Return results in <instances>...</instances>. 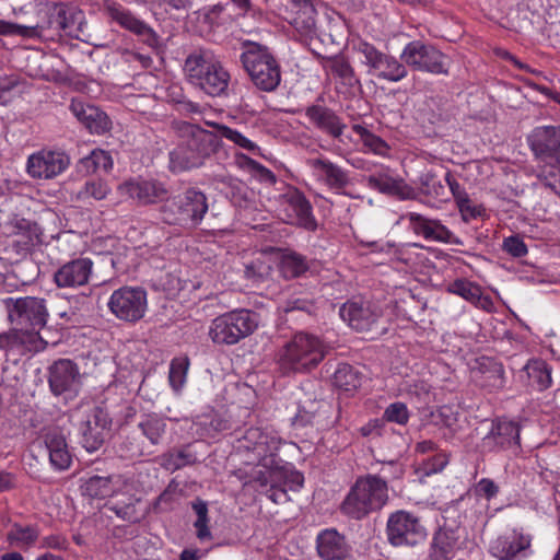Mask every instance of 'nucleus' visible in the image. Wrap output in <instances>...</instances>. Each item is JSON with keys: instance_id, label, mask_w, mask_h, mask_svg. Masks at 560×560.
<instances>
[{"instance_id": "1", "label": "nucleus", "mask_w": 560, "mask_h": 560, "mask_svg": "<svg viewBox=\"0 0 560 560\" xmlns=\"http://www.w3.org/2000/svg\"><path fill=\"white\" fill-rule=\"evenodd\" d=\"M178 143L170 152L168 167L173 173H182L203 165L217 153L221 141L217 133L198 125L179 121L175 125Z\"/></svg>"}, {"instance_id": "2", "label": "nucleus", "mask_w": 560, "mask_h": 560, "mask_svg": "<svg viewBox=\"0 0 560 560\" xmlns=\"http://www.w3.org/2000/svg\"><path fill=\"white\" fill-rule=\"evenodd\" d=\"M8 319L27 342V351L38 352L47 341L40 336L49 316L46 301L36 296L9 298L4 300Z\"/></svg>"}, {"instance_id": "3", "label": "nucleus", "mask_w": 560, "mask_h": 560, "mask_svg": "<svg viewBox=\"0 0 560 560\" xmlns=\"http://www.w3.org/2000/svg\"><path fill=\"white\" fill-rule=\"evenodd\" d=\"M83 12L71 3H55L47 11V21L43 24L22 25L0 20V35L34 38L45 30L73 35L81 30Z\"/></svg>"}, {"instance_id": "4", "label": "nucleus", "mask_w": 560, "mask_h": 560, "mask_svg": "<svg viewBox=\"0 0 560 560\" xmlns=\"http://www.w3.org/2000/svg\"><path fill=\"white\" fill-rule=\"evenodd\" d=\"M387 481L378 475L359 477L340 505V511L354 520H362L382 510L388 502Z\"/></svg>"}, {"instance_id": "5", "label": "nucleus", "mask_w": 560, "mask_h": 560, "mask_svg": "<svg viewBox=\"0 0 560 560\" xmlns=\"http://www.w3.org/2000/svg\"><path fill=\"white\" fill-rule=\"evenodd\" d=\"M328 352V345L318 336L300 331L280 349L279 364L285 372H308L318 366Z\"/></svg>"}, {"instance_id": "6", "label": "nucleus", "mask_w": 560, "mask_h": 560, "mask_svg": "<svg viewBox=\"0 0 560 560\" xmlns=\"http://www.w3.org/2000/svg\"><path fill=\"white\" fill-rule=\"evenodd\" d=\"M188 81L210 96H221L225 93L230 82V73L208 51L190 54L184 65Z\"/></svg>"}, {"instance_id": "7", "label": "nucleus", "mask_w": 560, "mask_h": 560, "mask_svg": "<svg viewBox=\"0 0 560 560\" xmlns=\"http://www.w3.org/2000/svg\"><path fill=\"white\" fill-rule=\"evenodd\" d=\"M240 61L259 90L271 92L280 84V66L267 46L250 40L245 42Z\"/></svg>"}, {"instance_id": "8", "label": "nucleus", "mask_w": 560, "mask_h": 560, "mask_svg": "<svg viewBox=\"0 0 560 560\" xmlns=\"http://www.w3.org/2000/svg\"><path fill=\"white\" fill-rule=\"evenodd\" d=\"M208 208L207 196L196 188H188L167 198L161 207V214L167 224L195 228L200 224Z\"/></svg>"}, {"instance_id": "9", "label": "nucleus", "mask_w": 560, "mask_h": 560, "mask_svg": "<svg viewBox=\"0 0 560 560\" xmlns=\"http://www.w3.org/2000/svg\"><path fill=\"white\" fill-rule=\"evenodd\" d=\"M257 327V313L245 308L234 310L212 320L209 336L217 345L232 346L250 336Z\"/></svg>"}, {"instance_id": "10", "label": "nucleus", "mask_w": 560, "mask_h": 560, "mask_svg": "<svg viewBox=\"0 0 560 560\" xmlns=\"http://www.w3.org/2000/svg\"><path fill=\"white\" fill-rule=\"evenodd\" d=\"M107 307L118 320L136 324L148 311V293L142 287H121L112 293Z\"/></svg>"}, {"instance_id": "11", "label": "nucleus", "mask_w": 560, "mask_h": 560, "mask_svg": "<svg viewBox=\"0 0 560 560\" xmlns=\"http://www.w3.org/2000/svg\"><path fill=\"white\" fill-rule=\"evenodd\" d=\"M400 59L418 71L433 74H448L450 60L442 51L433 45L424 44L421 40L408 43L400 55Z\"/></svg>"}, {"instance_id": "12", "label": "nucleus", "mask_w": 560, "mask_h": 560, "mask_svg": "<svg viewBox=\"0 0 560 560\" xmlns=\"http://www.w3.org/2000/svg\"><path fill=\"white\" fill-rule=\"evenodd\" d=\"M358 51L364 57V63L369 67V73L388 82H398L408 74L406 63L394 56L378 50L368 42H360Z\"/></svg>"}, {"instance_id": "13", "label": "nucleus", "mask_w": 560, "mask_h": 560, "mask_svg": "<svg viewBox=\"0 0 560 560\" xmlns=\"http://www.w3.org/2000/svg\"><path fill=\"white\" fill-rule=\"evenodd\" d=\"M387 537L396 547L416 546L424 540L425 529L413 514L397 511L387 521Z\"/></svg>"}, {"instance_id": "14", "label": "nucleus", "mask_w": 560, "mask_h": 560, "mask_svg": "<svg viewBox=\"0 0 560 560\" xmlns=\"http://www.w3.org/2000/svg\"><path fill=\"white\" fill-rule=\"evenodd\" d=\"M112 420L108 413L101 407H90L80 423L82 446L90 453L97 451L103 445Z\"/></svg>"}, {"instance_id": "15", "label": "nucleus", "mask_w": 560, "mask_h": 560, "mask_svg": "<svg viewBox=\"0 0 560 560\" xmlns=\"http://www.w3.org/2000/svg\"><path fill=\"white\" fill-rule=\"evenodd\" d=\"M527 141L536 159L560 167V126L536 127Z\"/></svg>"}, {"instance_id": "16", "label": "nucleus", "mask_w": 560, "mask_h": 560, "mask_svg": "<svg viewBox=\"0 0 560 560\" xmlns=\"http://www.w3.org/2000/svg\"><path fill=\"white\" fill-rule=\"evenodd\" d=\"M70 164L69 156L61 151L40 150L27 159V174L35 179H51L60 175Z\"/></svg>"}, {"instance_id": "17", "label": "nucleus", "mask_w": 560, "mask_h": 560, "mask_svg": "<svg viewBox=\"0 0 560 560\" xmlns=\"http://www.w3.org/2000/svg\"><path fill=\"white\" fill-rule=\"evenodd\" d=\"M104 10L112 21L141 37L148 46H158L159 37L156 33L148 24L135 16L131 11L116 2H107Z\"/></svg>"}, {"instance_id": "18", "label": "nucleus", "mask_w": 560, "mask_h": 560, "mask_svg": "<svg viewBox=\"0 0 560 560\" xmlns=\"http://www.w3.org/2000/svg\"><path fill=\"white\" fill-rule=\"evenodd\" d=\"M532 537L516 529L497 537L490 545V553L498 560H521L528 556Z\"/></svg>"}, {"instance_id": "19", "label": "nucleus", "mask_w": 560, "mask_h": 560, "mask_svg": "<svg viewBox=\"0 0 560 560\" xmlns=\"http://www.w3.org/2000/svg\"><path fill=\"white\" fill-rule=\"evenodd\" d=\"M48 384L55 396L75 393L80 385L78 365L69 359L55 361L48 370Z\"/></svg>"}, {"instance_id": "20", "label": "nucleus", "mask_w": 560, "mask_h": 560, "mask_svg": "<svg viewBox=\"0 0 560 560\" xmlns=\"http://www.w3.org/2000/svg\"><path fill=\"white\" fill-rule=\"evenodd\" d=\"M121 195L136 200L139 205L148 206L166 201L168 190L166 186L155 179L128 180L118 187Z\"/></svg>"}, {"instance_id": "21", "label": "nucleus", "mask_w": 560, "mask_h": 560, "mask_svg": "<svg viewBox=\"0 0 560 560\" xmlns=\"http://www.w3.org/2000/svg\"><path fill=\"white\" fill-rule=\"evenodd\" d=\"M278 447V439L260 428H249L237 439V450L253 453V459L257 460H266L269 455L275 454Z\"/></svg>"}, {"instance_id": "22", "label": "nucleus", "mask_w": 560, "mask_h": 560, "mask_svg": "<svg viewBox=\"0 0 560 560\" xmlns=\"http://www.w3.org/2000/svg\"><path fill=\"white\" fill-rule=\"evenodd\" d=\"M341 318L358 331H370L376 326L381 311L370 303L348 301L339 311Z\"/></svg>"}, {"instance_id": "23", "label": "nucleus", "mask_w": 560, "mask_h": 560, "mask_svg": "<svg viewBox=\"0 0 560 560\" xmlns=\"http://www.w3.org/2000/svg\"><path fill=\"white\" fill-rule=\"evenodd\" d=\"M259 469L253 475V479L260 487H270L279 482H285L290 477L295 482V488L290 487V490L298 491L303 486V476L296 471H289L276 463L273 455H269L266 460H258Z\"/></svg>"}, {"instance_id": "24", "label": "nucleus", "mask_w": 560, "mask_h": 560, "mask_svg": "<svg viewBox=\"0 0 560 560\" xmlns=\"http://www.w3.org/2000/svg\"><path fill=\"white\" fill-rule=\"evenodd\" d=\"M406 218L413 232L425 240L446 244H460V241L439 220L425 218L417 212H409Z\"/></svg>"}, {"instance_id": "25", "label": "nucleus", "mask_w": 560, "mask_h": 560, "mask_svg": "<svg viewBox=\"0 0 560 560\" xmlns=\"http://www.w3.org/2000/svg\"><path fill=\"white\" fill-rule=\"evenodd\" d=\"M317 179L328 188L340 192L350 184L348 171L325 158H315L307 161Z\"/></svg>"}, {"instance_id": "26", "label": "nucleus", "mask_w": 560, "mask_h": 560, "mask_svg": "<svg viewBox=\"0 0 560 560\" xmlns=\"http://www.w3.org/2000/svg\"><path fill=\"white\" fill-rule=\"evenodd\" d=\"M93 262L89 258H78L65 264L54 276L59 288L81 287L89 282Z\"/></svg>"}, {"instance_id": "27", "label": "nucleus", "mask_w": 560, "mask_h": 560, "mask_svg": "<svg viewBox=\"0 0 560 560\" xmlns=\"http://www.w3.org/2000/svg\"><path fill=\"white\" fill-rule=\"evenodd\" d=\"M308 120L320 131L334 139H340L346 129L342 119L329 107L312 105L305 109Z\"/></svg>"}, {"instance_id": "28", "label": "nucleus", "mask_w": 560, "mask_h": 560, "mask_svg": "<svg viewBox=\"0 0 560 560\" xmlns=\"http://www.w3.org/2000/svg\"><path fill=\"white\" fill-rule=\"evenodd\" d=\"M446 291L460 296L482 311L492 312L494 307L491 296L483 294L479 284L467 279H456L447 285Z\"/></svg>"}, {"instance_id": "29", "label": "nucleus", "mask_w": 560, "mask_h": 560, "mask_svg": "<svg viewBox=\"0 0 560 560\" xmlns=\"http://www.w3.org/2000/svg\"><path fill=\"white\" fill-rule=\"evenodd\" d=\"M44 443L48 452L49 463L56 470H66L70 467L72 457L65 435L58 430H48L44 434Z\"/></svg>"}, {"instance_id": "30", "label": "nucleus", "mask_w": 560, "mask_h": 560, "mask_svg": "<svg viewBox=\"0 0 560 560\" xmlns=\"http://www.w3.org/2000/svg\"><path fill=\"white\" fill-rule=\"evenodd\" d=\"M475 373L477 383L489 392H497L505 386L504 366L491 358H481Z\"/></svg>"}, {"instance_id": "31", "label": "nucleus", "mask_w": 560, "mask_h": 560, "mask_svg": "<svg viewBox=\"0 0 560 560\" xmlns=\"http://www.w3.org/2000/svg\"><path fill=\"white\" fill-rule=\"evenodd\" d=\"M317 552L324 560H342L349 555L345 536L336 529H325L317 536Z\"/></svg>"}, {"instance_id": "32", "label": "nucleus", "mask_w": 560, "mask_h": 560, "mask_svg": "<svg viewBox=\"0 0 560 560\" xmlns=\"http://www.w3.org/2000/svg\"><path fill=\"white\" fill-rule=\"evenodd\" d=\"M458 528L448 526L441 527L433 536L430 551L431 560H451L459 541Z\"/></svg>"}, {"instance_id": "33", "label": "nucleus", "mask_w": 560, "mask_h": 560, "mask_svg": "<svg viewBox=\"0 0 560 560\" xmlns=\"http://www.w3.org/2000/svg\"><path fill=\"white\" fill-rule=\"evenodd\" d=\"M485 443L493 445L499 450L520 447V427L512 421H499L485 438Z\"/></svg>"}, {"instance_id": "34", "label": "nucleus", "mask_w": 560, "mask_h": 560, "mask_svg": "<svg viewBox=\"0 0 560 560\" xmlns=\"http://www.w3.org/2000/svg\"><path fill=\"white\" fill-rule=\"evenodd\" d=\"M71 109L78 119L93 133H104L110 129L108 117L94 106H84L81 103H72Z\"/></svg>"}, {"instance_id": "35", "label": "nucleus", "mask_w": 560, "mask_h": 560, "mask_svg": "<svg viewBox=\"0 0 560 560\" xmlns=\"http://www.w3.org/2000/svg\"><path fill=\"white\" fill-rule=\"evenodd\" d=\"M368 186L382 194L397 196L402 199L410 198L412 188L404 179L395 178L386 174L371 175L368 177Z\"/></svg>"}, {"instance_id": "36", "label": "nucleus", "mask_w": 560, "mask_h": 560, "mask_svg": "<svg viewBox=\"0 0 560 560\" xmlns=\"http://www.w3.org/2000/svg\"><path fill=\"white\" fill-rule=\"evenodd\" d=\"M291 3L295 9L291 24L301 33L313 32L316 27L317 12L312 0H296Z\"/></svg>"}, {"instance_id": "37", "label": "nucleus", "mask_w": 560, "mask_h": 560, "mask_svg": "<svg viewBox=\"0 0 560 560\" xmlns=\"http://www.w3.org/2000/svg\"><path fill=\"white\" fill-rule=\"evenodd\" d=\"M12 232L15 236L13 244L21 249V252H28L35 245L40 243L38 228L35 223L26 220H15Z\"/></svg>"}, {"instance_id": "38", "label": "nucleus", "mask_w": 560, "mask_h": 560, "mask_svg": "<svg viewBox=\"0 0 560 560\" xmlns=\"http://www.w3.org/2000/svg\"><path fill=\"white\" fill-rule=\"evenodd\" d=\"M324 68L328 73L341 80V82L348 86H354L359 83L352 66L343 56L327 58Z\"/></svg>"}, {"instance_id": "39", "label": "nucleus", "mask_w": 560, "mask_h": 560, "mask_svg": "<svg viewBox=\"0 0 560 560\" xmlns=\"http://www.w3.org/2000/svg\"><path fill=\"white\" fill-rule=\"evenodd\" d=\"M110 188L102 179H92L77 191L73 192L72 199L78 202L92 203V201H100L107 197Z\"/></svg>"}, {"instance_id": "40", "label": "nucleus", "mask_w": 560, "mask_h": 560, "mask_svg": "<svg viewBox=\"0 0 560 560\" xmlns=\"http://www.w3.org/2000/svg\"><path fill=\"white\" fill-rule=\"evenodd\" d=\"M524 370L530 381V385L538 390H545L551 385V369L540 359L528 361Z\"/></svg>"}, {"instance_id": "41", "label": "nucleus", "mask_w": 560, "mask_h": 560, "mask_svg": "<svg viewBox=\"0 0 560 560\" xmlns=\"http://www.w3.org/2000/svg\"><path fill=\"white\" fill-rule=\"evenodd\" d=\"M82 493L91 499H105L115 492L112 477L92 476L81 487Z\"/></svg>"}, {"instance_id": "42", "label": "nucleus", "mask_w": 560, "mask_h": 560, "mask_svg": "<svg viewBox=\"0 0 560 560\" xmlns=\"http://www.w3.org/2000/svg\"><path fill=\"white\" fill-rule=\"evenodd\" d=\"M539 166L535 173L536 186L549 190L560 198V167L553 163Z\"/></svg>"}, {"instance_id": "43", "label": "nucleus", "mask_w": 560, "mask_h": 560, "mask_svg": "<svg viewBox=\"0 0 560 560\" xmlns=\"http://www.w3.org/2000/svg\"><path fill=\"white\" fill-rule=\"evenodd\" d=\"M334 385L345 392H353L361 386L362 375L348 363L339 364L334 373Z\"/></svg>"}, {"instance_id": "44", "label": "nucleus", "mask_w": 560, "mask_h": 560, "mask_svg": "<svg viewBox=\"0 0 560 560\" xmlns=\"http://www.w3.org/2000/svg\"><path fill=\"white\" fill-rule=\"evenodd\" d=\"M38 537L39 532L36 526H22L18 523L13 524L11 530L7 534L8 542L22 549L34 546Z\"/></svg>"}, {"instance_id": "45", "label": "nucleus", "mask_w": 560, "mask_h": 560, "mask_svg": "<svg viewBox=\"0 0 560 560\" xmlns=\"http://www.w3.org/2000/svg\"><path fill=\"white\" fill-rule=\"evenodd\" d=\"M280 269L284 278L293 279L308 270V262L301 254L290 252L282 256Z\"/></svg>"}, {"instance_id": "46", "label": "nucleus", "mask_w": 560, "mask_h": 560, "mask_svg": "<svg viewBox=\"0 0 560 560\" xmlns=\"http://www.w3.org/2000/svg\"><path fill=\"white\" fill-rule=\"evenodd\" d=\"M352 130L360 136L363 145L380 156H387L389 154V145L381 137L372 133L364 126L355 124L352 126Z\"/></svg>"}, {"instance_id": "47", "label": "nucleus", "mask_w": 560, "mask_h": 560, "mask_svg": "<svg viewBox=\"0 0 560 560\" xmlns=\"http://www.w3.org/2000/svg\"><path fill=\"white\" fill-rule=\"evenodd\" d=\"M420 189L427 196L441 201L447 200V190L442 180L432 172L422 173L419 177Z\"/></svg>"}, {"instance_id": "48", "label": "nucleus", "mask_w": 560, "mask_h": 560, "mask_svg": "<svg viewBox=\"0 0 560 560\" xmlns=\"http://www.w3.org/2000/svg\"><path fill=\"white\" fill-rule=\"evenodd\" d=\"M80 164L86 173H95L100 170L108 172L113 167V159L108 152L95 149L89 156L83 158Z\"/></svg>"}, {"instance_id": "49", "label": "nucleus", "mask_w": 560, "mask_h": 560, "mask_svg": "<svg viewBox=\"0 0 560 560\" xmlns=\"http://www.w3.org/2000/svg\"><path fill=\"white\" fill-rule=\"evenodd\" d=\"M191 508L197 515L194 523L196 535L200 540L211 539V532L209 529L208 504L201 499H197L191 503Z\"/></svg>"}, {"instance_id": "50", "label": "nucleus", "mask_w": 560, "mask_h": 560, "mask_svg": "<svg viewBox=\"0 0 560 560\" xmlns=\"http://www.w3.org/2000/svg\"><path fill=\"white\" fill-rule=\"evenodd\" d=\"M139 428L143 435L153 444L156 445L161 442L162 436L166 430V422L164 419L158 417H148L139 423Z\"/></svg>"}, {"instance_id": "51", "label": "nucleus", "mask_w": 560, "mask_h": 560, "mask_svg": "<svg viewBox=\"0 0 560 560\" xmlns=\"http://www.w3.org/2000/svg\"><path fill=\"white\" fill-rule=\"evenodd\" d=\"M189 368V359L187 357L184 358H175L171 362L170 366V384L175 390H179L185 382Z\"/></svg>"}, {"instance_id": "52", "label": "nucleus", "mask_w": 560, "mask_h": 560, "mask_svg": "<svg viewBox=\"0 0 560 560\" xmlns=\"http://www.w3.org/2000/svg\"><path fill=\"white\" fill-rule=\"evenodd\" d=\"M140 503V499L132 498L127 503L117 502L112 511L124 521L129 523L140 522L143 517V512L138 509V504Z\"/></svg>"}, {"instance_id": "53", "label": "nucleus", "mask_w": 560, "mask_h": 560, "mask_svg": "<svg viewBox=\"0 0 560 560\" xmlns=\"http://www.w3.org/2000/svg\"><path fill=\"white\" fill-rule=\"evenodd\" d=\"M290 219L295 220L299 225L310 231H314L317 228L316 221L312 214V206L305 197L300 203L295 205V209L291 213Z\"/></svg>"}, {"instance_id": "54", "label": "nucleus", "mask_w": 560, "mask_h": 560, "mask_svg": "<svg viewBox=\"0 0 560 560\" xmlns=\"http://www.w3.org/2000/svg\"><path fill=\"white\" fill-rule=\"evenodd\" d=\"M196 462V457L186 451H175L171 452L164 456L163 466L167 470H178L185 466L191 465Z\"/></svg>"}, {"instance_id": "55", "label": "nucleus", "mask_w": 560, "mask_h": 560, "mask_svg": "<svg viewBox=\"0 0 560 560\" xmlns=\"http://www.w3.org/2000/svg\"><path fill=\"white\" fill-rule=\"evenodd\" d=\"M217 130H218V137L221 140V138H225L235 144L240 145L241 148L247 149V150H254L255 143L252 142L249 139H247L245 136H243L237 130H234L225 125L220 124H211Z\"/></svg>"}, {"instance_id": "56", "label": "nucleus", "mask_w": 560, "mask_h": 560, "mask_svg": "<svg viewBox=\"0 0 560 560\" xmlns=\"http://www.w3.org/2000/svg\"><path fill=\"white\" fill-rule=\"evenodd\" d=\"M304 195L294 187L287 186L284 191L278 196V202L281 209L291 218V213L295 209V205L304 199Z\"/></svg>"}, {"instance_id": "57", "label": "nucleus", "mask_w": 560, "mask_h": 560, "mask_svg": "<svg viewBox=\"0 0 560 560\" xmlns=\"http://www.w3.org/2000/svg\"><path fill=\"white\" fill-rule=\"evenodd\" d=\"M456 206L460 213L462 220L465 223H469L472 220L483 218L486 215V208L480 203H475L472 200H470L469 196L466 199L460 200V202Z\"/></svg>"}, {"instance_id": "58", "label": "nucleus", "mask_w": 560, "mask_h": 560, "mask_svg": "<svg viewBox=\"0 0 560 560\" xmlns=\"http://www.w3.org/2000/svg\"><path fill=\"white\" fill-rule=\"evenodd\" d=\"M119 455L124 458H138L145 455L140 440L136 436H126L118 446Z\"/></svg>"}, {"instance_id": "59", "label": "nucleus", "mask_w": 560, "mask_h": 560, "mask_svg": "<svg viewBox=\"0 0 560 560\" xmlns=\"http://www.w3.org/2000/svg\"><path fill=\"white\" fill-rule=\"evenodd\" d=\"M383 418L388 422L405 425L409 420V411L404 402L397 401L385 409Z\"/></svg>"}, {"instance_id": "60", "label": "nucleus", "mask_w": 560, "mask_h": 560, "mask_svg": "<svg viewBox=\"0 0 560 560\" xmlns=\"http://www.w3.org/2000/svg\"><path fill=\"white\" fill-rule=\"evenodd\" d=\"M295 482L289 477L285 482H279L275 486H270L266 491L267 497L276 504H284L290 501L288 489L290 487L295 488Z\"/></svg>"}, {"instance_id": "61", "label": "nucleus", "mask_w": 560, "mask_h": 560, "mask_svg": "<svg viewBox=\"0 0 560 560\" xmlns=\"http://www.w3.org/2000/svg\"><path fill=\"white\" fill-rule=\"evenodd\" d=\"M271 267L261 259L252 260L245 266V276L254 282L261 281L270 273Z\"/></svg>"}, {"instance_id": "62", "label": "nucleus", "mask_w": 560, "mask_h": 560, "mask_svg": "<svg viewBox=\"0 0 560 560\" xmlns=\"http://www.w3.org/2000/svg\"><path fill=\"white\" fill-rule=\"evenodd\" d=\"M23 336V332H19L13 326L8 332L0 334V349L8 350L23 347L27 350V342Z\"/></svg>"}, {"instance_id": "63", "label": "nucleus", "mask_w": 560, "mask_h": 560, "mask_svg": "<svg viewBox=\"0 0 560 560\" xmlns=\"http://www.w3.org/2000/svg\"><path fill=\"white\" fill-rule=\"evenodd\" d=\"M241 159L244 161L243 166L253 172L261 182L269 184L276 183V176L270 170L250 158L243 155Z\"/></svg>"}, {"instance_id": "64", "label": "nucleus", "mask_w": 560, "mask_h": 560, "mask_svg": "<svg viewBox=\"0 0 560 560\" xmlns=\"http://www.w3.org/2000/svg\"><path fill=\"white\" fill-rule=\"evenodd\" d=\"M19 85V79L15 75L0 77V104L7 105L14 97V91Z\"/></svg>"}]
</instances>
